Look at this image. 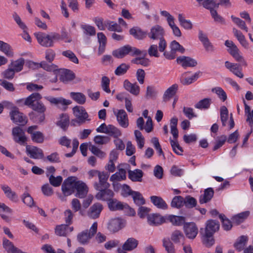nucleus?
Masks as SVG:
<instances>
[{
  "label": "nucleus",
  "mask_w": 253,
  "mask_h": 253,
  "mask_svg": "<svg viewBox=\"0 0 253 253\" xmlns=\"http://www.w3.org/2000/svg\"><path fill=\"white\" fill-rule=\"evenodd\" d=\"M218 221L210 219L206 223L204 229H200V234L202 235L203 244L207 247H211L214 244L213 234L219 229Z\"/></svg>",
  "instance_id": "obj_1"
},
{
  "label": "nucleus",
  "mask_w": 253,
  "mask_h": 253,
  "mask_svg": "<svg viewBox=\"0 0 253 253\" xmlns=\"http://www.w3.org/2000/svg\"><path fill=\"white\" fill-rule=\"evenodd\" d=\"M42 98V96L39 93L35 92L25 99L18 100V102L23 103L38 113L43 114L46 111V107L40 101Z\"/></svg>",
  "instance_id": "obj_2"
},
{
  "label": "nucleus",
  "mask_w": 253,
  "mask_h": 253,
  "mask_svg": "<svg viewBox=\"0 0 253 253\" xmlns=\"http://www.w3.org/2000/svg\"><path fill=\"white\" fill-rule=\"evenodd\" d=\"M147 35L151 40H159V50L160 52H164L167 47V42L164 38V29L159 25H154L151 27L150 32Z\"/></svg>",
  "instance_id": "obj_3"
},
{
  "label": "nucleus",
  "mask_w": 253,
  "mask_h": 253,
  "mask_svg": "<svg viewBox=\"0 0 253 253\" xmlns=\"http://www.w3.org/2000/svg\"><path fill=\"white\" fill-rule=\"evenodd\" d=\"M141 54L146 56L147 53L146 50L141 51L135 47L131 46L129 44L122 46L112 52V55L117 58H123L127 55L134 56L141 55Z\"/></svg>",
  "instance_id": "obj_4"
},
{
  "label": "nucleus",
  "mask_w": 253,
  "mask_h": 253,
  "mask_svg": "<svg viewBox=\"0 0 253 253\" xmlns=\"http://www.w3.org/2000/svg\"><path fill=\"white\" fill-rule=\"evenodd\" d=\"M39 44L44 47H52L54 45V41H58L61 39L58 33L52 32L50 34H46L42 32L34 34Z\"/></svg>",
  "instance_id": "obj_5"
},
{
  "label": "nucleus",
  "mask_w": 253,
  "mask_h": 253,
  "mask_svg": "<svg viewBox=\"0 0 253 253\" xmlns=\"http://www.w3.org/2000/svg\"><path fill=\"white\" fill-rule=\"evenodd\" d=\"M97 222H94L89 228L80 232L77 235V240L82 245H85L89 243V240L96 233L97 230Z\"/></svg>",
  "instance_id": "obj_6"
},
{
  "label": "nucleus",
  "mask_w": 253,
  "mask_h": 253,
  "mask_svg": "<svg viewBox=\"0 0 253 253\" xmlns=\"http://www.w3.org/2000/svg\"><path fill=\"white\" fill-rule=\"evenodd\" d=\"M77 178L75 176H70L66 179L62 185V191L65 196L71 195L75 189Z\"/></svg>",
  "instance_id": "obj_7"
},
{
  "label": "nucleus",
  "mask_w": 253,
  "mask_h": 253,
  "mask_svg": "<svg viewBox=\"0 0 253 253\" xmlns=\"http://www.w3.org/2000/svg\"><path fill=\"white\" fill-rule=\"evenodd\" d=\"M170 48V51H166L165 50L163 52L164 56L169 60L175 58L176 51H179L181 53H183L185 51L184 48L176 41H173L171 42Z\"/></svg>",
  "instance_id": "obj_8"
},
{
  "label": "nucleus",
  "mask_w": 253,
  "mask_h": 253,
  "mask_svg": "<svg viewBox=\"0 0 253 253\" xmlns=\"http://www.w3.org/2000/svg\"><path fill=\"white\" fill-rule=\"evenodd\" d=\"M12 135L14 140L20 145H25L27 144V138L24 131L20 127L16 126L12 129Z\"/></svg>",
  "instance_id": "obj_9"
},
{
  "label": "nucleus",
  "mask_w": 253,
  "mask_h": 253,
  "mask_svg": "<svg viewBox=\"0 0 253 253\" xmlns=\"http://www.w3.org/2000/svg\"><path fill=\"white\" fill-rule=\"evenodd\" d=\"M109 176V174L107 172L102 171V174L99 175V181L95 182L94 183L93 186L94 189L97 191H99L108 188L110 186V184L107 182Z\"/></svg>",
  "instance_id": "obj_10"
},
{
  "label": "nucleus",
  "mask_w": 253,
  "mask_h": 253,
  "mask_svg": "<svg viewBox=\"0 0 253 253\" xmlns=\"http://www.w3.org/2000/svg\"><path fill=\"white\" fill-rule=\"evenodd\" d=\"M184 231L187 238L194 239L198 233V228L194 222L185 223L184 225Z\"/></svg>",
  "instance_id": "obj_11"
},
{
  "label": "nucleus",
  "mask_w": 253,
  "mask_h": 253,
  "mask_svg": "<svg viewBox=\"0 0 253 253\" xmlns=\"http://www.w3.org/2000/svg\"><path fill=\"white\" fill-rule=\"evenodd\" d=\"M114 195V192L108 188L99 190L95 197L98 200L107 201L108 203L113 198Z\"/></svg>",
  "instance_id": "obj_12"
},
{
  "label": "nucleus",
  "mask_w": 253,
  "mask_h": 253,
  "mask_svg": "<svg viewBox=\"0 0 253 253\" xmlns=\"http://www.w3.org/2000/svg\"><path fill=\"white\" fill-rule=\"evenodd\" d=\"M228 52L238 62H240L243 66H247V63L243 56L240 54V51L236 44L228 48Z\"/></svg>",
  "instance_id": "obj_13"
},
{
  "label": "nucleus",
  "mask_w": 253,
  "mask_h": 253,
  "mask_svg": "<svg viewBox=\"0 0 253 253\" xmlns=\"http://www.w3.org/2000/svg\"><path fill=\"white\" fill-rule=\"evenodd\" d=\"M38 128L37 126H29L27 129V132L31 134L32 140L39 143H42L44 141V135L41 131H34Z\"/></svg>",
  "instance_id": "obj_14"
},
{
  "label": "nucleus",
  "mask_w": 253,
  "mask_h": 253,
  "mask_svg": "<svg viewBox=\"0 0 253 253\" xmlns=\"http://www.w3.org/2000/svg\"><path fill=\"white\" fill-rule=\"evenodd\" d=\"M73 111L79 123L83 124L86 120H88V114L83 107L76 106L73 108Z\"/></svg>",
  "instance_id": "obj_15"
},
{
  "label": "nucleus",
  "mask_w": 253,
  "mask_h": 253,
  "mask_svg": "<svg viewBox=\"0 0 253 253\" xmlns=\"http://www.w3.org/2000/svg\"><path fill=\"white\" fill-rule=\"evenodd\" d=\"M26 153L31 158L35 159H42L44 157L43 151L36 146H26Z\"/></svg>",
  "instance_id": "obj_16"
},
{
  "label": "nucleus",
  "mask_w": 253,
  "mask_h": 253,
  "mask_svg": "<svg viewBox=\"0 0 253 253\" xmlns=\"http://www.w3.org/2000/svg\"><path fill=\"white\" fill-rule=\"evenodd\" d=\"M138 245V241L136 239L128 238L122 246V249H118L119 253L123 251H131L136 249Z\"/></svg>",
  "instance_id": "obj_17"
},
{
  "label": "nucleus",
  "mask_w": 253,
  "mask_h": 253,
  "mask_svg": "<svg viewBox=\"0 0 253 253\" xmlns=\"http://www.w3.org/2000/svg\"><path fill=\"white\" fill-rule=\"evenodd\" d=\"M103 210V206L99 203H96L92 205L88 212V216L92 219H96L99 217L101 211Z\"/></svg>",
  "instance_id": "obj_18"
},
{
  "label": "nucleus",
  "mask_w": 253,
  "mask_h": 253,
  "mask_svg": "<svg viewBox=\"0 0 253 253\" xmlns=\"http://www.w3.org/2000/svg\"><path fill=\"white\" fill-rule=\"evenodd\" d=\"M176 61L184 68L195 67L197 65V62L195 59L188 56H179L177 57Z\"/></svg>",
  "instance_id": "obj_19"
},
{
  "label": "nucleus",
  "mask_w": 253,
  "mask_h": 253,
  "mask_svg": "<svg viewBox=\"0 0 253 253\" xmlns=\"http://www.w3.org/2000/svg\"><path fill=\"white\" fill-rule=\"evenodd\" d=\"M11 119L15 123L24 125L27 123L26 117L18 110H12L10 114Z\"/></svg>",
  "instance_id": "obj_20"
},
{
  "label": "nucleus",
  "mask_w": 253,
  "mask_h": 253,
  "mask_svg": "<svg viewBox=\"0 0 253 253\" xmlns=\"http://www.w3.org/2000/svg\"><path fill=\"white\" fill-rule=\"evenodd\" d=\"M75 189L77 190L76 197L84 198L87 194L88 188L86 184L81 181H77Z\"/></svg>",
  "instance_id": "obj_21"
},
{
  "label": "nucleus",
  "mask_w": 253,
  "mask_h": 253,
  "mask_svg": "<svg viewBox=\"0 0 253 253\" xmlns=\"http://www.w3.org/2000/svg\"><path fill=\"white\" fill-rule=\"evenodd\" d=\"M123 86L126 90L134 95L137 96L139 94L140 87L136 83L132 84L128 80H125Z\"/></svg>",
  "instance_id": "obj_22"
},
{
  "label": "nucleus",
  "mask_w": 253,
  "mask_h": 253,
  "mask_svg": "<svg viewBox=\"0 0 253 253\" xmlns=\"http://www.w3.org/2000/svg\"><path fill=\"white\" fill-rule=\"evenodd\" d=\"M117 121L120 126L124 128H126L128 126V120L127 115L123 109L118 110L116 114Z\"/></svg>",
  "instance_id": "obj_23"
},
{
  "label": "nucleus",
  "mask_w": 253,
  "mask_h": 253,
  "mask_svg": "<svg viewBox=\"0 0 253 253\" xmlns=\"http://www.w3.org/2000/svg\"><path fill=\"white\" fill-rule=\"evenodd\" d=\"M122 221L119 218L112 219L109 221L107 228L111 232L115 233L122 228Z\"/></svg>",
  "instance_id": "obj_24"
},
{
  "label": "nucleus",
  "mask_w": 253,
  "mask_h": 253,
  "mask_svg": "<svg viewBox=\"0 0 253 253\" xmlns=\"http://www.w3.org/2000/svg\"><path fill=\"white\" fill-rule=\"evenodd\" d=\"M74 230L73 227H69L66 224H61L56 226L55 228V233L56 235L59 236H66L69 233Z\"/></svg>",
  "instance_id": "obj_25"
},
{
  "label": "nucleus",
  "mask_w": 253,
  "mask_h": 253,
  "mask_svg": "<svg viewBox=\"0 0 253 253\" xmlns=\"http://www.w3.org/2000/svg\"><path fill=\"white\" fill-rule=\"evenodd\" d=\"M75 78V74L70 70L64 69L60 71L59 80L64 83L73 80Z\"/></svg>",
  "instance_id": "obj_26"
},
{
  "label": "nucleus",
  "mask_w": 253,
  "mask_h": 253,
  "mask_svg": "<svg viewBox=\"0 0 253 253\" xmlns=\"http://www.w3.org/2000/svg\"><path fill=\"white\" fill-rule=\"evenodd\" d=\"M147 219L149 223L151 225H159L165 222L164 217L157 213L148 215Z\"/></svg>",
  "instance_id": "obj_27"
},
{
  "label": "nucleus",
  "mask_w": 253,
  "mask_h": 253,
  "mask_svg": "<svg viewBox=\"0 0 253 253\" xmlns=\"http://www.w3.org/2000/svg\"><path fill=\"white\" fill-rule=\"evenodd\" d=\"M151 202L157 208L166 210L168 208V205L163 198L159 196H152L150 197Z\"/></svg>",
  "instance_id": "obj_28"
},
{
  "label": "nucleus",
  "mask_w": 253,
  "mask_h": 253,
  "mask_svg": "<svg viewBox=\"0 0 253 253\" xmlns=\"http://www.w3.org/2000/svg\"><path fill=\"white\" fill-rule=\"evenodd\" d=\"M143 175V171L139 169H135L134 170H128V177L133 182H141Z\"/></svg>",
  "instance_id": "obj_29"
},
{
  "label": "nucleus",
  "mask_w": 253,
  "mask_h": 253,
  "mask_svg": "<svg viewBox=\"0 0 253 253\" xmlns=\"http://www.w3.org/2000/svg\"><path fill=\"white\" fill-rule=\"evenodd\" d=\"M178 86L175 84L169 87L164 92L163 95V100L167 102L176 93L178 90Z\"/></svg>",
  "instance_id": "obj_30"
},
{
  "label": "nucleus",
  "mask_w": 253,
  "mask_h": 253,
  "mask_svg": "<svg viewBox=\"0 0 253 253\" xmlns=\"http://www.w3.org/2000/svg\"><path fill=\"white\" fill-rule=\"evenodd\" d=\"M214 191L212 188H208L205 190L204 194L199 198V203L203 204L209 202L213 196Z\"/></svg>",
  "instance_id": "obj_31"
},
{
  "label": "nucleus",
  "mask_w": 253,
  "mask_h": 253,
  "mask_svg": "<svg viewBox=\"0 0 253 253\" xmlns=\"http://www.w3.org/2000/svg\"><path fill=\"white\" fill-rule=\"evenodd\" d=\"M126 170L124 169L119 168L118 171L111 176L110 180L112 182H116L126 180Z\"/></svg>",
  "instance_id": "obj_32"
},
{
  "label": "nucleus",
  "mask_w": 253,
  "mask_h": 253,
  "mask_svg": "<svg viewBox=\"0 0 253 253\" xmlns=\"http://www.w3.org/2000/svg\"><path fill=\"white\" fill-rule=\"evenodd\" d=\"M98 42L99 43L98 54L100 55L105 51L107 43V38L105 35L102 32L97 34Z\"/></svg>",
  "instance_id": "obj_33"
},
{
  "label": "nucleus",
  "mask_w": 253,
  "mask_h": 253,
  "mask_svg": "<svg viewBox=\"0 0 253 253\" xmlns=\"http://www.w3.org/2000/svg\"><path fill=\"white\" fill-rule=\"evenodd\" d=\"M125 204L113 198L108 203V208L111 211L124 210Z\"/></svg>",
  "instance_id": "obj_34"
},
{
  "label": "nucleus",
  "mask_w": 253,
  "mask_h": 253,
  "mask_svg": "<svg viewBox=\"0 0 253 253\" xmlns=\"http://www.w3.org/2000/svg\"><path fill=\"white\" fill-rule=\"evenodd\" d=\"M129 34L137 40H143L147 35L145 32L138 27H134L129 31Z\"/></svg>",
  "instance_id": "obj_35"
},
{
  "label": "nucleus",
  "mask_w": 253,
  "mask_h": 253,
  "mask_svg": "<svg viewBox=\"0 0 253 253\" xmlns=\"http://www.w3.org/2000/svg\"><path fill=\"white\" fill-rule=\"evenodd\" d=\"M1 188L6 196L11 201L17 202L18 201V196L16 193L12 191L11 189L6 185H1Z\"/></svg>",
  "instance_id": "obj_36"
},
{
  "label": "nucleus",
  "mask_w": 253,
  "mask_h": 253,
  "mask_svg": "<svg viewBox=\"0 0 253 253\" xmlns=\"http://www.w3.org/2000/svg\"><path fill=\"white\" fill-rule=\"evenodd\" d=\"M233 33L234 36L237 38L242 46L245 48H248L249 47V43L246 40L245 37L242 33L235 28L233 29Z\"/></svg>",
  "instance_id": "obj_37"
},
{
  "label": "nucleus",
  "mask_w": 253,
  "mask_h": 253,
  "mask_svg": "<svg viewBox=\"0 0 253 253\" xmlns=\"http://www.w3.org/2000/svg\"><path fill=\"white\" fill-rule=\"evenodd\" d=\"M200 72L196 73L194 75L191 77L186 78L185 77L187 73L183 74L180 79V83L184 85H187L191 84L193 82L196 81L199 77Z\"/></svg>",
  "instance_id": "obj_38"
},
{
  "label": "nucleus",
  "mask_w": 253,
  "mask_h": 253,
  "mask_svg": "<svg viewBox=\"0 0 253 253\" xmlns=\"http://www.w3.org/2000/svg\"><path fill=\"white\" fill-rule=\"evenodd\" d=\"M46 99L51 103L57 106L60 105L63 106H66L71 104L72 102L70 100L65 99L62 97L55 98L52 97H47Z\"/></svg>",
  "instance_id": "obj_39"
},
{
  "label": "nucleus",
  "mask_w": 253,
  "mask_h": 253,
  "mask_svg": "<svg viewBox=\"0 0 253 253\" xmlns=\"http://www.w3.org/2000/svg\"><path fill=\"white\" fill-rule=\"evenodd\" d=\"M248 241V236L242 235L237 239L236 242L234 244V247L238 252H241L244 249Z\"/></svg>",
  "instance_id": "obj_40"
},
{
  "label": "nucleus",
  "mask_w": 253,
  "mask_h": 253,
  "mask_svg": "<svg viewBox=\"0 0 253 253\" xmlns=\"http://www.w3.org/2000/svg\"><path fill=\"white\" fill-rule=\"evenodd\" d=\"M24 63V59L23 58H20L16 60L11 61V63L9 66L12 68L15 72H19L23 69Z\"/></svg>",
  "instance_id": "obj_41"
},
{
  "label": "nucleus",
  "mask_w": 253,
  "mask_h": 253,
  "mask_svg": "<svg viewBox=\"0 0 253 253\" xmlns=\"http://www.w3.org/2000/svg\"><path fill=\"white\" fill-rule=\"evenodd\" d=\"M70 95L73 100L80 105H83L85 103L86 96L82 92H71Z\"/></svg>",
  "instance_id": "obj_42"
},
{
  "label": "nucleus",
  "mask_w": 253,
  "mask_h": 253,
  "mask_svg": "<svg viewBox=\"0 0 253 253\" xmlns=\"http://www.w3.org/2000/svg\"><path fill=\"white\" fill-rule=\"evenodd\" d=\"M106 134L109 136L117 138L122 135L121 131L115 126L112 125H107Z\"/></svg>",
  "instance_id": "obj_43"
},
{
  "label": "nucleus",
  "mask_w": 253,
  "mask_h": 253,
  "mask_svg": "<svg viewBox=\"0 0 253 253\" xmlns=\"http://www.w3.org/2000/svg\"><path fill=\"white\" fill-rule=\"evenodd\" d=\"M200 4L207 9L212 8H218L219 3L216 2V0H197Z\"/></svg>",
  "instance_id": "obj_44"
},
{
  "label": "nucleus",
  "mask_w": 253,
  "mask_h": 253,
  "mask_svg": "<svg viewBox=\"0 0 253 253\" xmlns=\"http://www.w3.org/2000/svg\"><path fill=\"white\" fill-rule=\"evenodd\" d=\"M211 103L212 101L211 98H205L198 102L195 105V107L200 110H206L210 107Z\"/></svg>",
  "instance_id": "obj_45"
},
{
  "label": "nucleus",
  "mask_w": 253,
  "mask_h": 253,
  "mask_svg": "<svg viewBox=\"0 0 253 253\" xmlns=\"http://www.w3.org/2000/svg\"><path fill=\"white\" fill-rule=\"evenodd\" d=\"M250 214L248 211L242 212L233 216L232 219L234 223L237 225L240 224L247 218Z\"/></svg>",
  "instance_id": "obj_46"
},
{
  "label": "nucleus",
  "mask_w": 253,
  "mask_h": 253,
  "mask_svg": "<svg viewBox=\"0 0 253 253\" xmlns=\"http://www.w3.org/2000/svg\"><path fill=\"white\" fill-rule=\"evenodd\" d=\"M0 50L9 57L13 56L14 53L11 47L8 43L1 41H0Z\"/></svg>",
  "instance_id": "obj_47"
},
{
  "label": "nucleus",
  "mask_w": 253,
  "mask_h": 253,
  "mask_svg": "<svg viewBox=\"0 0 253 253\" xmlns=\"http://www.w3.org/2000/svg\"><path fill=\"white\" fill-rule=\"evenodd\" d=\"M168 219L174 225L180 226L185 222V217L182 216H176L170 215L168 217Z\"/></svg>",
  "instance_id": "obj_48"
},
{
  "label": "nucleus",
  "mask_w": 253,
  "mask_h": 253,
  "mask_svg": "<svg viewBox=\"0 0 253 253\" xmlns=\"http://www.w3.org/2000/svg\"><path fill=\"white\" fill-rule=\"evenodd\" d=\"M163 246L168 253H175L174 245L169 238H165L163 239Z\"/></svg>",
  "instance_id": "obj_49"
},
{
  "label": "nucleus",
  "mask_w": 253,
  "mask_h": 253,
  "mask_svg": "<svg viewBox=\"0 0 253 253\" xmlns=\"http://www.w3.org/2000/svg\"><path fill=\"white\" fill-rule=\"evenodd\" d=\"M131 197L136 205L141 206L145 204V200L140 192L135 191Z\"/></svg>",
  "instance_id": "obj_50"
},
{
  "label": "nucleus",
  "mask_w": 253,
  "mask_h": 253,
  "mask_svg": "<svg viewBox=\"0 0 253 253\" xmlns=\"http://www.w3.org/2000/svg\"><path fill=\"white\" fill-rule=\"evenodd\" d=\"M170 205L174 208L180 209L184 206V198L181 196H176L172 200Z\"/></svg>",
  "instance_id": "obj_51"
},
{
  "label": "nucleus",
  "mask_w": 253,
  "mask_h": 253,
  "mask_svg": "<svg viewBox=\"0 0 253 253\" xmlns=\"http://www.w3.org/2000/svg\"><path fill=\"white\" fill-rule=\"evenodd\" d=\"M211 91L215 93L222 102H224L227 98L225 91L220 87H215L211 89Z\"/></svg>",
  "instance_id": "obj_52"
},
{
  "label": "nucleus",
  "mask_w": 253,
  "mask_h": 253,
  "mask_svg": "<svg viewBox=\"0 0 253 253\" xmlns=\"http://www.w3.org/2000/svg\"><path fill=\"white\" fill-rule=\"evenodd\" d=\"M197 204L196 199L191 196H187L184 198V205L188 209L196 207Z\"/></svg>",
  "instance_id": "obj_53"
},
{
  "label": "nucleus",
  "mask_w": 253,
  "mask_h": 253,
  "mask_svg": "<svg viewBox=\"0 0 253 253\" xmlns=\"http://www.w3.org/2000/svg\"><path fill=\"white\" fill-rule=\"evenodd\" d=\"M178 19L180 25L185 29L191 30L192 28V24L190 20H186L182 14H179Z\"/></svg>",
  "instance_id": "obj_54"
},
{
  "label": "nucleus",
  "mask_w": 253,
  "mask_h": 253,
  "mask_svg": "<svg viewBox=\"0 0 253 253\" xmlns=\"http://www.w3.org/2000/svg\"><path fill=\"white\" fill-rule=\"evenodd\" d=\"M69 124V117L66 114H62L60 116V120L57 122V125L64 130H66Z\"/></svg>",
  "instance_id": "obj_55"
},
{
  "label": "nucleus",
  "mask_w": 253,
  "mask_h": 253,
  "mask_svg": "<svg viewBox=\"0 0 253 253\" xmlns=\"http://www.w3.org/2000/svg\"><path fill=\"white\" fill-rule=\"evenodd\" d=\"M220 116L222 126H226L228 119V111L226 106H222L220 107Z\"/></svg>",
  "instance_id": "obj_56"
},
{
  "label": "nucleus",
  "mask_w": 253,
  "mask_h": 253,
  "mask_svg": "<svg viewBox=\"0 0 253 253\" xmlns=\"http://www.w3.org/2000/svg\"><path fill=\"white\" fill-rule=\"evenodd\" d=\"M219 217L221 220L222 227L224 230L226 231L230 230L232 227L231 221L229 219L227 218L223 214H220Z\"/></svg>",
  "instance_id": "obj_57"
},
{
  "label": "nucleus",
  "mask_w": 253,
  "mask_h": 253,
  "mask_svg": "<svg viewBox=\"0 0 253 253\" xmlns=\"http://www.w3.org/2000/svg\"><path fill=\"white\" fill-rule=\"evenodd\" d=\"M130 68V65L126 63H122L118 66L115 71V74L117 76L125 75Z\"/></svg>",
  "instance_id": "obj_58"
},
{
  "label": "nucleus",
  "mask_w": 253,
  "mask_h": 253,
  "mask_svg": "<svg viewBox=\"0 0 253 253\" xmlns=\"http://www.w3.org/2000/svg\"><path fill=\"white\" fill-rule=\"evenodd\" d=\"M74 216V212L70 209H67L64 212V220L65 224L70 225L73 223V219Z\"/></svg>",
  "instance_id": "obj_59"
},
{
  "label": "nucleus",
  "mask_w": 253,
  "mask_h": 253,
  "mask_svg": "<svg viewBox=\"0 0 253 253\" xmlns=\"http://www.w3.org/2000/svg\"><path fill=\"white\" fill-rule=\"evenodd\" d=\"M81 28L84 30V33L86 35L93 36L96 34V30L93 26L89 25L83 24L81 25Z\"/></svg>",
  "instance_id": "obj_60"
},
{
  "label": "nucleus",
  "mask_w": 253,
  "mask_h": 253,
  "mask_svg": "<svg viewBox=\"0 0 253 253\" xmlns=\"http://www.w3.org/2000/svg\"><path fill=\"white\" fill-rule=\"evenodd\" d=\"M63 180V178L61 176H54L53 174H51L49 177V181L51 185L54 187L59 186Z\"/></svg>",
  "instance_id": "obj_61"
},
{
  "label": "nucleus",
  "mask_w": 253,
  "mask_h": 253,
  "mask_svg": "<svg viewBox=\"0 0 253 253\" xmlns=\"http://www.w3.org/2000/svg\"><path fill=\"white\" fill-rule=\"evenodd\" d=\"M233 21L242 30H245L246 32L248 31V28L246 26L245 22L238 17H236L233 15L231 16Z\"/></svg>",
  "instance_id": "obj_62"
},
{
  "label": "nucleus",
  "mask_w": 253,
  "mask_h": 253,
  "mask_svg": "<svg viewBox=\"0 0 253 253\" xmlns=\"http://www.w3.org/2000/svg\"><path fill=\"white\" fill-rule=\"evenodd\" d=\"M23 202L29 207H32L34 205V201L33 198L28 193H24L22 196Z\"/></svg>",
  "instance_id": "obj_63"
},
{
  "label": "nucleus",
  "mask_w": 253,
  "mask_h": 253,
  "mask_svg": "<svg viewBox=\"0 0 253 253\" xmlns=\"http://www.w3.org/2000/svg\"><path fill=\"white\" fill-rule=\"evenodd\" d=\"M184 238V235L182 232L179 230L174 231L171 235V240L175 243H179L180 240Z\"/></svg>",
  "instance_id": "obj_64"
}]
</instances>
